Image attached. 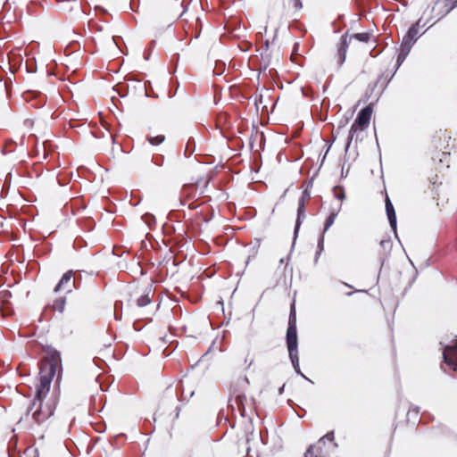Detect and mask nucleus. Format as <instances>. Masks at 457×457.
Returning a JSON list of instances; mask_svg holds the SVG:
<instances>
[{"label": "nucleus", "instance_id": "4468645a", "mask_svg": "<svg viewBox=\"0 0 457 457\" xmlns=\"http://www.w3.org/2000/svg\"><path fill=\"white\" fill-rule=\"evenodd\" d=\"M333 195L340 203L345 199V191L341 186L334 187Z\"/></svg>", "mask_w": 457, "mask_h": 457}, {"label": "nucleus", "instance_id": "9d476101", "mask_svg": "<svg viewBox=\"0 0 457 457\" xmlns=\"http://www.w3.org/2000/svg\"><path fill=\"white\" fill-rule=\"evenodd\" d=\"M445 361L457 370V343L455 346L446 347L444 351Z\"/></svg>", "mask_w": 457, "mask_h": 457}, {"label": "nucleus", "instance_id": "7ed1b4c3", "mask_svg": "<svg viewBox=\"0 0 457 457\" xmlns=\"http://www.w3.org/2000/svg\"><path fill=\"white\" fill-rule=\"evenodd\" d=\"M253 405V401L248 399L241 390L236 386L231 388L228 407L233 415L237 412L241 417H245L254 411Z\"/></svg>", "mask_w": 457, "mask_h": 457}, {"label": "nucleus", "instance_id": "b1692460", "mask_svg": "<svg viewBox=\"0 0 457 457\" xmlns=\"http://www.w3.org/2000/svg\"><path fill=\"white\" fill-rule=\"evenodd\" d=\"M253 358H251V360H250V361H249L248 366H251V365L253 364Z\"/></svg>", "mask_w": 457, "mask_h": 457}, {"label": "nucleus", "instance_id": "20e7f679", "mask_svg": "<svg viewBox=\"0 0 457 457\" xmlns=\"http://www.w3.org/2000/svg\"><path fill=\"white\" fill-rule=\"evenodd\" d=\"M429 23L428 21H424L423 17H420L416 23H414L408 30L406 35L403 37L401 47H400V53L397 57V62H402L406 58L408 54L411 51V48L412 47L413 44L416 42L418 37H420V29L424 28Z\"/></svg>", "mask_w": 457, "mask_h": 457}, {"label": "nucleus", "instance_id": "2eb2a0df", "mask_svg": "<svg viewBox=\"0 0 457 457\" xmlns=\"http://www.w3.org/2000/svg\"><path fill=\"white\" fill-rule=\"evenodd\" d=\"M348 38H351V40L353 38H355L360 42L367 43V42H369V40L370 38V34L368 32L356 33L350 37L348 36Z\"/></svg>", "mask_w": 457, "mask_h": 457}, {"label": "nucleus", "instance_id": "6e6552de", "mask_svg": "<svg viewBox=\"0 0 457 457\" xmlns=\"http://www.w3.org/2000/svg\"><path fill=\"white\" fill-rule=\"evenodd\" d=\"M351 44V38H348V34H344L341 38L340 42L337 44V62L338 65H342L346 58V52Z\"/></svg>", "mask_w": 457, "mask_h": 457}, {"label": "nucleus", "instance_id": "412c9836", "mask_svg": "<svg viewBox=\"0 0 457 457\" xmlns=\"http://www.w3.org/2000/svg\"><path fill=\"white\" fill-rule=\"evenodd\" d=\"M87 231L91 228V222H90V220L89 218L87 217Z\"/></svg>", "mask_w": 457, "mask_h": 457}, {"label": "nucleus", "instance_id": "f03ea898", "mask_svg": "<svg viewBox=\"0 0 457 457\" xmlns=\"http://www.w3.org/2000/svg\"><path fill=\"white\" fill-rule=\"evenodd\" d=\"M296 311L295 302L291 304L290 313L288 319V327L287 330V347L289 354V358L293 364L295 370L297 373H301L299 367V356H298V339L296 330Z\"/></svg>", "mask_w": 457, "mask_h": 457}, {"label": "nucleus", "instance_id": "423d86ee", "mask_svg": "<svg viewBox=\"0 0 457 457\" xmlns=\"http://www.w3.org/2000/svg\"><path fill=\"white\" fill-rule=\"evenodd\" d=\"M330 452L331 446L327 445L324 439H320L307 449L304 457H330Z\"/></svg>", "mask_w": 457, "mask_h": 457}, {"label": "nucleus", "instance_id": "f8f14e48", "mask_svg": "<svg viewBox=\"0 0 457 457\" xmlns=\"http://www.w3.org/2000/svg\"><path fill=\"white\" fill-rule=\"evenodd\" d=\"M305 217V196H302L298 202L297 219L295 222V231L297 232L302 222V218Z\"/></svg>", "mask_w": 457, "mask_h": 457}, {"label": "nucleus", "instance_id": "0eeeda50", "mask_svg": "<svg viewBox=\"0 0 457 457\" xmlns=\"http://www.w3.org/2000/svg\"><path fill=\"white\" fill-rule=\"evenodd\" d=\"M456 6L457 0H436L432 8V12L435 13L436 20H440Z\"/></svg>", "mask_w": 457, "mask_h": 457}, {"label": "nucleus", "instance_id": "a211bd4d", "mask_svg": "<svg viewBox=\"0 0 457 457\" xmlns=\"http://www.w3.org/2000/svg\"><path fill=\"white\" fill-rule=\"evenodd\" d=\"M92 4L94 5V8L96 12L97 11H100L102 12H105V10L102 4V0H91L90 3L87 2V6H91Z\"/></svg>", "mask_w": 457, "mask_h": 457}, {"label": "nucleus", "instance_id": "f257e3e1", "mask_svg": "<svg viewBox=\"0 0 457 457\" xmlns=\"http://www.w3.org/2000/svg\"><path fill=\"white\" fill-rule=\"evenodd\" d=\"M62 371V361L58 353H54L47 356L40 368V386L37 395L40 396L49 390L52 379L59 377Z\"/></svg>", "mask_w": 457, "mask_h": 457}, {"label": "nucleus", "instance_id": "aec40b11", "mask_svg": "<svg viewBox=\"0 0 457 457\" xmlns=\"http://www.w3.org/2000/svg\"><path fill=\"white\" fill-rule=\"evenodd\" d=\"M320 439H324L325 442H326V440H328V441L332 442L334 440V434L333 433H328L323 437H321Z\"/></svg>", "mask_w": 457, "mask_h": 457}, {"label": "nucleus", "instance_id": "9b49d317", "mask_svg": "<svg viewBox=\"0 0 457 457\" xmlns=\"http://www.w3.org/2000/svg\"><path fill=\"white\" fill-rule=\"evenodd\" d=\"M385 204H386V215H387L390 226L394 230H395L396 229V214H395V211L393 206V204L386 193Z\"/></svg>", "mask_w": 457, "mask_h": 457}, {"label": "nucleus", "instance_id": "1a4fd4ad", "mask_svg": "<svg viewBox=\"0 0 457 457\" xmlns=\"http://www.w3.org/2000/svg\"><path fill=\"white\" fill-rule=\"evenodd\" d=\"M153 295L154 291L152 286L149 285L147 287H145L140 290V295L137 298V305L138 307H145L148 305L152 301Z\"/></svg>", "mask_w": 457, "mask_h": 457}, {"label": "nucleus", "instance_id": "5701e85b", "mask_svg": "<svg viewBox=\"0 0 457 457\" xmlns=\"http://www.w3.org/2000/svg\"><path fill=\"white\" fill-rule=\"evenodd\" d=\"M96 397H91L90 404H94L95 405L96 404Z\"/></svg>", "mask_w": 457, "mask_h": 457}, {"label": "nucleus", "instance_id": "f3484780", "mask_svg": "<svg viewBox=\"0 0 457 457\" xmlns=\"http://www.w3.org/2000/svg\"><path fill=\"white\" fill-rule=\"evenodd\" d=\"M71 277H72V274H71V272H67V273H65V274L62 276V279H61L60 283H59V284H58V286L56 287V289H55V290H59V289H61V287H62L64 284L70 283V282H71Z\"/></svg>", "mask_w": 457, "mask_h": 457}, {"label": "nucleus", "instance_id": "cd10ccee", "mask_svg": "<svg viewBox=\"0 0 457 457\" xmlns=\"http://www.w3.org/2000/svg\"><path fill=\"white\" fill-rule=\"evenodd\" d=\"M428 27H431V25H434V22H431V24L428 23Z\"/></svg>", "mask_w": 457, "mask_h": 457}, {"label": "nucleus", "instance_id": "393cba45", "mask_svg": "<svg viewBox=\"0 0 457 457\" xmlns=\"http://www.w3.org/2000/svg\"><path fill=\"white\" fill-rule=\"evenodd\" d=\"M87 180L89 179V171L87 170Z\"/></svg>", "mask_w": 457, "mask_h": 457}, {"label": "nucleus", "instance_id": "bb28decb", "mask_svg": "<svg viewBox=\"0 0 457 457\" xmlns=\"http://www.w3.org/2000/svg\"><path fill=\"white\" fill-rule=\"evenodd\" d=\"M428 27H431V25H434V22H431V24L428 23Z\"/></svg>", "mask_w": 457, "mask_h": 457}, {"label": "nucleus", "instance_id": "dca6fc26", "mask_svg": "<svg viewBox=\"0 0 457 457\" xmlns=\"http://www.w3.org/2000/svg\"><path fill=\"white\" fill-rule=\"evenodd\" d=\"M147 140L151 145H158L165 140V137L163 135L148 136Z\"/></svg>", "mask_w": 457, "mask_h": 457}, {"label": "nucleus", "instance_id": "ddd939ff", "mask_svg": "<svg viewBox=\"0 0 457 457\" xmlns=\"http://www.w3.org/2000/svg\"><path fill=\"white\" fill-rule=\"evenodd\" d=\"M341 209V204H337V206L333 208L329 215L327 217L324 223V232H326L334 223L338 212Z\"/></svg>", "mask_w": 457, "mask_h": 457}, {"label": "nucleus", "instance_id": "39448f33", "mask_svg": "<svg viewBox=\"0 0 457 457\" xmlns=\"http://www.w3.org/2000/svg\"><path fill=\"white\" fill-rule=\"evenodd\" d=\"M372 112L373 108L371 105H367L360 111L349 130V135L345 145L346 149L350 147V145L354 138L357 140L358 134L364 131L369 127Z\"/></svg>", "mask_w": 457, "mask_h": 457}, {"label": "nucleus", "instance_id": "4be33fe9", "mask_svg": "<svg viewBox=\"0 0 457 457\" xmlns=\"http://www.w3.org/2000/svg\"><path fill=\"white\" fill-rule=\"evenodd\" d=\"M380 244H381V245H382V246H385V245H386H386H389V244H390V241H385V240H382V241L380 242Z\"/></svg>", "mask_w": 457, "mask_h": 457}, {"label": "nucleus", "instance_id": "6ab92c4d", "mask_svg": "<svg viewBox=\"0 0 457 457\" xmlns=\"http://www.w3.org/2000/svg\"><path fill=\"white\" fill-rule=\"evenodd\" d=\"M293 1V6L295 11H300L303 8V4L301 0H292Z\"/></svg>", "mask_w": 457, "mask_h": 457}, {"label": "nucleus", "instance_id": "a878e982", "mask_svg": "<svg viewBox=\"0 0 457 457\" xmlns=\"http://www.w3.org/2000/svg\"><path fill=\"white\" fill-rule=\"evenodd\" d=\"M95 287H96V290L98 289L99 287H98L97 283L96 284Z\"/></svg>", "mask_w": 457, "mask_h": 457}]
</instances>
